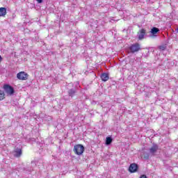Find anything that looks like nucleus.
I'll return each mask as SVG.
<instances>
[{
  "mask_svg": "<svg viewBox=\"0 0 178 178\" xmlns=\"http://www.w3.org/2000/svg\"><path fill=\"white\" fill-rule=\"evenodd\" d=\"M129 49L131 54H136V52H138V51H141V45L139 43H135L131 44Z\"/></svg>",
  "mask_w": 178,
  "mask_h": 178,
  "instance_id": "f257e3e1",
  "label": "nucleus"
},
{
  "mask_svg": "<svg viewBox=\"0 0 178 178\" xmlns=\"http://www.w3.org/2000/svg\"><path fill=\"white\" fill-rule=\"evenodd\" d=\"M74 152L76 155H83L84 152V146L83 145H76L74 146Z\"/></svg>",
  "mask_w": 178,
  "mask_h": 178,
  "instance_id": "f03ea898",
  "label": "nucleus"
},
{
  "mask_svg": "<svg viewBox=\"0 0 178 178\" xmlns=\"http://www.w3.org/2000/svg\"><path fill=\"white\" fill-rule=\"evenodd\" d=\"M3 90L6 94H7V95H13V94H15V89L10 85H4Z\"/></svg>",
  "mask_w": 178,
  "mask_h": 178,
  "instance_id": "7ed1b4c3",
  "label": "nucleus"
},
{
  "mask_svg": "<svg viewBox=\"0 0 178 178\" xmlns=\"http://www.w3.org/2000/svg\"><path fill=\"white\" fill-rule=\"evenodd\" d=\"M17 79L22 81L27 80L29 79V74L25 72H20L17 74Z\"/></svg>",
  "mask_w": 178,
  "mask_h": 178,
  "instance_id": "20e7f679",
  "label": "nucleus"
},
{
  "mask_svg": "<svg viewBox=\"0 0 178 178\" xmlns=\"http://www.w3.org/2000/svg\"><path fill=\"white\" fill-rule=\"evenodd\" d=\"M151 34L149 35L150 38H155L156 37V34L159 33V29L156 27H154L150 31Z\"/></svg>",
  "mask_w": 178,
  "mask_h": 178,
  "instance_id": "39448f33",
  "label": "nucleus"
},
{
  "mask_svg": "<svg viewBox=\"0 0 178 178\" xmlns=\"http://www.w3.org/2000/svg\"><path fill=\"white\" fill-rule=\"evenodd\" d=\"M147 33V31L145 29H141L139 31V33H138V40H144V37H145V34Z\"/></svg>",
  "mask_w": 178,
  "mask_h": 178,
  "instance_id": "423d86ee",
  "label": "nucleus"
},
{
  "mask_svg": "<svg viewBox=\"0 0 178 178\" xmlns=\"http://www.w3.org/2000/svg\"><path fill=\"white\" fill-rule=\"evenodd\" d=\"M159 148L158 145H153L149 149V154H151V155H155V153L158 151Z\"/></svg>",
  "mask_w": 178,
  "mask_h": 178,
  "instance_id": "0eeeda50",
  "label": "nucleus"
},
{
  "mask_svg": "<svg viewBox=\"0 0 178 178\" xmlns=\"http://www.w3.org/2000/svg\"><path fill=\"white\" fill-rule=\"evenodd\" d=\"M137 169H138L137 164L132 163L130 165L129 170L131 173H134L135 172H137Z\"/></svg>",
  "mask_w": 178,
  "mask_h": 178,
  "instance_id": "6e6552de",
  "label": "nucleus"
},
{
  "mask_svg": "<svg viewBox=\"0 0 178 178\" xmlns=\"http://www.w3.org/2000/svg\"><path fill=\"white\" fill-rule=\"evenodd\" d=\"M101 79L102 81H108L109 80V76H108V74L104 73L101 75Z\"/></svg>",
  "mask_w": 178,
  "mask_h": 178,
  "instance_id": "1a4fd4ad",
  "label": "nucleus"
},
{
  "mask_svg": "<svg viewBox=\"0 0 178 178\" xmlns=\"http://www.w3.org/2000/svg\"><path fill=\"white\" fill-rule=\"evenodd\" d=\"M6 8L3 7L0 8V17L6 16Z\"/></svg>",
  "mask_w": 178,
  "mask_h": 178,
  "instance_id": "9d476101",
  "label": "nucleus"
},
{
  "mask_svg": "<svg viewBox=\"0 0 178 178\" xmlns=\"http://www.w3.org/2000/svg\"><path fill=\"white\" fill-rule=\"evenodd\" d=\"M14 155H15V156H17V157L20 156V155H22V149H17L14 152Z\"/></svg>",
  "mask_w": 178,
  "mask_h": 178,
  "instance_id": "9b49d317",
  "label": "nucleus"
},
{
  "mask_svg": "<svg viewBox=\"0 0 178 178\" xmlns=\"http://www.w3.org/2000/svg\"><path fill=\"white\" fill-rule=\"evenodd\" d=\"M111 144H112V138L107 137L106 138V145H111Z\"/></svg>",
  "mask_w": 178,
  "mask_h": 178,
  "instance_id": "f8f14e48",
  "label": "nucleus"
},
{
  "mask_svg": "<svg viewBox=\"0 0 178 178\" xmlns=\"http://www.w3.org/2000/svg\"><path fill=\"white\" fill-rule=\"evenodd\" d=\"M68 94L70 97H74V94H76V90L74 89H71L69 90Z\"/></svg>",
  "mask_w": 178,
  "mask_h": 178,
  "instance_id": "ddd939ff",
  "label": "nucleus"
},
{
  "mask_svg": "<svg viewBox=\"0 0 178 178\" xmlns=\"http://www.w3.org/2000/svg\"><path fill=\"white\" fill-rule=\"evenodd\" d=\"M5 99V92L3 90H0V101Z\"/></svg>",
  "mask_w": 178,
  "mask_h": 178,
  "instance_id": "4468645a",
  "label": "nucleus"
},
{
  "mask_svg": "<svg viewBox=\"0 0 178 178\" xmlns=\"http://www.w3.org/2000/svg\"><path fill=\"white\" fill-rule=\"evenodd\" d=\"M159 49L161 51H165L166 49V46H165V45L159 46Z\"/></svg>",
  "mask_w": 178,
  "mask_h": 178,
  "instance_id": "2eb2a0df",
  "label": "nucleus"
},
{
  "mask_svg": "<svg viewBox=\"0 0 178 178\" xmlns=\"http://www.w3.org/2000/svg\"><path fill=\"white\" fill-rule=\"evenodd\" d=\"M149 158V154L145 155V159H148Z\"/></svg>",
  "mask_w": 178,
  "mask_h": 178,
  "instance_id": "dca6fc26",
  "label": "nucleus"
},
{
  "mask_svg": "<svg viewBox=\"0 0 178 178\" xmlns=\"http://www.w3.org/2000/svg\"><path fill=\"white\" fill-rule=\"evenodd\" d=\"M38 3H42L43 0H36Z\"/></svg>",
  "mask_w": 178,
  "mask_h": 178,
  "instance_id": "f3484780",
  "label": "nucleus"
},
{
  "mask_svg": "<svg viewBox=\"0 0 178 178\" xmlns=\"http://www.w3.org/2000/svg\"><path fill=\"white\" fill-rule=\"evenodd\" d=\"M140 178H147V176L143 175H141Z\"/></svg>",
  "mask_w": 178,
  "mask_h": 178,
  "instance_id": "a211bd4d",
  "label": "nucleus"
},
{
  "mask_svg": "<svg viewBox=\"0 0 178 178\" xmlns=\"http://www.w3.org/2000/svg\"><path fill=\"white\" fill-rule=\"evenodd\" d=\"M2 60V56H0V62Z\"/></svg>",
  "mask_w": 178,
  "mask_h": 178,
  "instance_id": "6ab92c4d",
  "label": "nucleus"
},
{
  "mask_svg": "<svg viewBox=\"0 0 178 178\" xmlns=\"http://www.w3.org/2000/svg\"><path fill=\"white\" fill-rule=\"evenodd\" d=\"M29 172H31V170H33V169H29Z\"/></svg>",
  "mask_w": 178,
  "mask_h": 178,
  "instance_id": "aec40b11",
  "label": "nucleus"
},
{
  "mask_svg": "<svg viewBox=\"0 0 178 178\" xmlns=\"http://www.w3.org/2000/svg\"><path fill=\"white\" fill-rule=\"evenodd\" d=\"M33 164L34 165V163H33V162L31 163V165H33Z\"/></svg>",
  "mask_w": 178,
  "mask_h": 178,
  "instance_id": "412c9836",
  "label": "nucleus"
}]
</instances>
